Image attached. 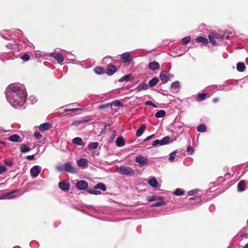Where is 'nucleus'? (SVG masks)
<instances>
[{"mask_svg":"<svg viewBox=\"0 0 248 248\" xmlns=\"http://www.w3.org/2000/svg\"><path fill=\"white\" fill-rule=\"evenodd\" d=\"M5 95L7 100L13 108L16 109L25 108V103L27 99V93L24 86L10 84L6 89Z\"/></svg>","mask_w":248,"mask_h":248,"instance_id":"nucleus-1","label":"nucleus"},{"mask_svg":"<svg viewBox=\"0 0 248 248\" xmlns=\"http://www.w3.org/2000/svg\"><path fill=\"white\" fill-rule=\"evenodd\" d=\"M208 39L209 40V42L206 38L202 37V44L205 45L211 50H212V48H210V44L213 46H217L219 45L218 41L217 40L212 34H209L208 35Z\"/></svg>","mask_w":248,"mask_h":248,"instance_id":"nucleus-2","label":"nucleus"},{"mask_svg":"<svg viewBox=\"0 0 248 248\" xmlns=\"http://www.w3.org/2000/svg\"><path fill=\"white\" fill-rule=\"evenodd\" d=\"M118 171L120 174L123 175H130L132 176H134L135 175L134 170L128 166H122L119 167L118 168Z\"/></svg>","mask_w":248,"mask_h":248,"instance_id":"nucleus-3","label":"nucleus"},{"mask_svg":"<svg viewBox=\"0 0 248 248\" xmlns=\"http://www.w3.org/2000/svg\"><path fill=\"white\" fill-rule=\"evenodd\" d=\"M6 47L10 50L18 51L22 47V46L18 42L14 41L6 45Z\"/></svg>","mask_w":248,"mask_h":248,"instance_id":"nucleus-4","label":"nucleus"},{"mask_svg":"<svg viewBox=\"0 0 248 248\" xmlns=\"http://www.w3.org/2000/svg\"><path fill=\"white\" fill-rule=\"evenodd\" d=\"M64 171L70 173L75 174L77 173V169L73 167L70 162H66L64 163Z\"/></svg>","mask_w":248,"mask_h":248,"instance_id":"nucleus-5","label":"nucleus"},{"mask_svg":"<svg viewBox=\"0 0 248 248\" xmlns=\"http://www.w3.org/2000/svg\"><path fill=\"white\" fill-rule=\"evenodd\" d=\"M41 172V167L38 165L34 166L30 170V173L32 178L37 177Z\"/></svg>","mask_w":248,"mask_h":248,"instance_id":"nucleus-6","label":"nucleus"},{"mask_svg":"<svg viewBox=\"0 0 248 248\" xmlns=\"http://www.w3.org/2000/svg\"><path fill=\"white\" fill-rule=\"evenodd\" d=\"M136 162L139 163L140 166H143L144 165H147L148 163V161L147 158H145L142 155H139L136 156L135 158Z\"/></svg>","mask_w":248,"mask_h":248,"instance_id":"nucleus-7","label":"nucleus"},{"mask_svg":"<svg viewBox=\"0 0 248 248\" xmlns=\"http://www.w3.org/2000/svg\"><path fill=\"white\" fill-rule=\"evenodd\" d=\"M76 186L78 190H84L87 188L88 184L85 180H79L77 182Z\"/></svg>","mask_w":248,"mask_h":248,"instance_id":"nucleus-8","label":"nucleus"},{"mask_svg":"<svg viewBox=\"0 0 248 248\" xmlns=\"http://www.w3.org/2000/svg\"><path fill=\"white\" fill-rule=\"evenodd\" d=\"M212 34L218 42L219 41L225 39H228L229 38V36L227 35H226L225 33H223L222 32H215L213 33Z\"/></svg>","mask_w":248,"mask_h":248,"instance_id":"nucleus-9","label":"nucleus"},{"mask_svg":"<svg viewBox=\"0 0 248 248\" xmlns=\"http://www.w3.org/2000/svg\"><path fill=\"white\" fill-rule=\"evenodd\" d=\"M49 55L53 57L59 63L62 62L64 61L63 56L60 53L52 52L49 54Z\"/></svg>","mask_w":248,"mask_h":248,"instance_id":"nucleus-10","label":"nucleus"},{"mask_svg":"<svg viewBox=\"0 0 248 248\" xmlns=\"http://www.w3.org/2000/svg\"><path fill=\"white\" fill-rule=\"evenodd\" d=\"M59 187L63 191H67L70 188V184L65 181H61L59 183Z\"/></svg>","mask_w":248,"mask_h":248,"instance_id":"nucleus-11","label":"nucleus"},{"mask_svg":"<svg viewBox=\"0 0 248 248\" xmlns=\"http://www.w3.org/2000/svg\"><path fill=\"white\" fill-rule=\"evenodd\" d=\"M117 71V68L114 65H110L108 66L106 69V74L108 76L113 75Z\"/></svg>","mask_w":248,"mask_h":248,"instance_id":"nucleus-12","label":"nucleus"},{"mask_svg":"<svg viewBox=\"0 0 248 248\" xmlns=\"http://www.w3.org/2000/svg\"><path fill=\"white\" fill-rule=\"evenodd\" d=\"M78 166L79 167L86 168L88 166V161L86 159L81 158L77 161Z\"/></svg>","mask_w":248,"mask_h":248,"instance_id":"nucleus-13","label":"nucleus"},{"mask_svg":"<svg viewBox=\"0 0 248 248\" xmlns=\"http://www.w3.org/2000/svg\"><path fill=\"white\" fill-rule=\"evenodd\" d=\"M125 144L124 139L122 136H118L116 140V145L119 147H122L124 146Z\"/></svg>","mask_w":248,"mask_h":248,"instance_id":"nucleus-14","label":"nucleus"},{"mask_svg":"<svg viewBox=\"0 0 248 248\" xmlns=\"http://www.w3.org/2000/svg\"><path fill=\"white\" fill-rule=\"evenodd\" d=\"M121 59L124 62L127 63H130L132 61V59L130 58V53L126 52L121 55Z\"/></svg>","mask_w":248,"mask_h":248,"instance_id":"nucleus-15","label":"nucleus"},{"mask_svg":"<svg viewBox=\"0 0 248 248\" xmlns=\"http://www.w3.org/2000/svg\"><path fill=\"white\" fill-rule=\"evenodd\" d=\"M168 72L166 71H163L160 73V78L163 84L166 83L168 82Z\"/></svg>","mask_w":248,"mask_h":248,"instance_id":"nucleus-16","label":"nucleus"},{"mask_svg":"<svg viewBox=\"0 0 248 248\" xmlns=\"http://www.w3.org/2000/svg\"><path fill=\"white\" fill-rule=\"evenodd\" d=\"M8 140L12 142H20L22 141V139L20 138V136L17 134H14L10 136Z\"/></svg>","mask_w":248,"mask_h":248,"instance_id":"nucleus-17","label":"nucleus"},{"mask_svg":"<svg viewBox=\"0 0 248 248\" xmlns=\"http://www.w3.org/2000/svg\"><path fill=\"white\" fill-rule=\"evenodd\" d=\"M159 63L156 62H150L148 64L149 68L152 71L159 69Z\"/></svg>","mask_w":248,"mask_h":248,"instance_id":"nucleus-18","label":"nucleus"},{"mask_svg":"<svg viewBox=\"0 0 248 248\" xmlns=\"http://www.w3.org/2000/svg\"><path fill=\"white\" fill-rule=\"evenodd\" d=\"M148 88V85L145 82H141L139 84L138 87H136V90L140 92L143 90H146Z\"/></svg>","mask_w":248,"mask_h":248,"instance_id":"nucleus-19","label":"nucleus"},{"mask_svg":"<svg viewBox=\"0 0 248 248\" xmlns=\"http://www.w3.org/2000/svg\"><path fill=\"white\" fill-rule=\"evenodd\" d=\"M50 127L51 124L49 123H45L39 126V129L41 131L43 132L49 129Z\"/></svg>","mask_w":248,"mask_h":248,"instance_id":"nucleus-20","label":"nucleus"},{"mask_svg":"<svg viewBox=\"0 0 248 248\" xmlns=\"http://www.w3.org/2000/svg\"><path fill=\"white\" fill-rule=\"evenodd\" d=\"M146 128V125L144 124H142L137 130L136 136L139 137L142 135Z\"/></svg>","mask_w":248,"mask_h":248,"instance_id":"nucleus-21","label":"nucleus"},{"mask_svg":"<svg viewBox=\"0 0 248 248\" xmlns=\"http://www.w3.org/2000/svg\"><path fill=\"white\" fill-rule=\"evenodd\" d=\"M16 191V190H14L10 191L9 192L4 193L0 196V199H7L12 198L14 196H10V195L15 193Z\"/></svg>","mask_w":248,"mask_h":248,"instance_id":"nucleus-22","label":"nucleus"},{"mask_svg":"<svg viewBox=\"0 0 248 248\" xmlns=\"http://www.w3.org/2000/svg\"><path fill=\"white\" fill-rule=\"evenodd\" d=\"M94 189H100L103 191H105L107 190L106 185L103 183H98L93 186Z\"/></svg>","mask_w":248,"mask_h":248,"instance_id":"nucleus-23","label":"nucleus"},{"mask_svg":"<svg viewBox=\"0 0 248 248\" xmlns=\"http://www.w3.org/2000/svg\"><path fill=\"white\" fill-rule=\"evenodd\" d=\"M172 140H170L169 136H165L161 140V144L162 145H165L173 142Z\"/></svg>","mask_w":248,"mask_h":248,"instance_id":"nucleus-24","label":"nucleus"},{"mask_svg":"<svg viewBox=\"0 0 248 248\" xmlns=\"http://www.w3.org/2000/svg\"><path fill=\"white\" fill-rule=\"evenodd\" d=\"M246 184L244 181H241L238 184L237 190L239 192H242L245 190Z\"/></svg>","mask_w":248,"mask_h":248,"instance_id":"nucleus-25","label":"nucleus"},{"mask_svg":"<svg viewBox=\"0 0 248 248\" xmlns=\"http://www.w3.org/2000/svg\"><path fill=\"white\" fill-rule=\"evenodd\" d=\"M158 82V79L157 77H154L149 80L148 83V86L153 87L155 86Z\"/></svg>","mask_w":248,"mask_h":248,"instance_id":"nucleus-26","label":"nucleus"},{"mask_svg":"<svg viewBox=\"0 0 248 248\" xmlns=\"http://www.w3.org/2000/svg\"><path fill=\"white\" fill-rule=\"evenodd\" d=\"M72 143L76 145L80 146L83 144V140L81 138L76 137L72 140Z\"/></svg>","mask_w":248,"mask_h":248,"instance_id":"nucleus-27","label":"nucleus"},{"mask_svg":"<svg viewBox=\"0 0 248 248\" xmlns=\"http://www.w3.org/2000/svg\"><path fill=\"white\" fill-rule=\"evenodd\" d=\"M148 184L154 188H156L158 186L157 181L155 177H153L152 179L149 180Z\"/></svg>","mask_w":248,"mask_h":248,"instance_id":"nucleus-28","label":"nucleus"},{"mask_svg":"<svg viewBox=\"0 0 248 248\" xmlns=\"http://www.w3.org/2000/svg\"><path fill=\"white\" fill-rule=\"evenodd\" d=\"M81 110V108H66L64 110V112H70L69 114L71 116H73L75 114V112L78 110Z\"/></svg>","mask_w":248,"mask_h":248,"instance_id":"nucleus-29","label":"nucleus"},{"mask_svg":"<svg viewBox=\"0 0 248 248\" xmlns=\"http://www.w3.org/2000/svg\"><path fill=\"white\" fill-rule=\"evenodd\" d=\"M31 150L27 144H21L20 146V151L23 153H26Z\"/></svg>","mask_w":248,"mask_h":248,"instance_id":"nucleus-30","label":"nucleus"},{"mask_svg":"<svg viewBox=\"0 0 248 248\" xmlns=\"http://www.w3.org/2000/svg\"><path fill=\"white\" fill-rule=\"evenodd\" d=\"M94 71L97 75H102L105 73V70L102 67H97L95 68Z\"/></svg>","mask_w":248,"mask_h":248,"instance_id":"nucleus-31","label":"nucleus"},{"mask_svg":"<svg viewBox=\"0 0 248 248\" xmlns=\"http://www.w3.org/2000/svg\"><path fill=\"white\" fill-rule=\"evenodd\" d=\"M99 143L98 142H93L90 143L88 145V149L89 150H93L97 148Z\"/></svg>","mask_w":248,"mask_h":248,"instance_id":"nucleus-32","label":"nucleus"},{"mask_svg":"<svg viewBox=\"0 0 248 248\" xmlns=\"http://www.w3.org/2000/svg\"><path fill=\"white\" fill-rule=\"evenodd\" d=\"M166 115V112L164 110H160L156 112L155 116L157 118H162Z\"/></svg>","mask_w":248,"mask_h":248,"instance_id":"nucleus-33","label":"nucleus"},{"mask_svg":"<svg viewBox=\"0 0 248 248\" xmlns=\"http://www.w3.org/2000/svg\"><path fill=\"white\" fill-rule=\"evenodd\" d=\"M245 68V65L243 62H238L236 65V69L239 72L244 71Z\"/></svg>","mask_w":248,"mask_h":248,"instance_id":"nucleus-34","label":"nucleus"},{"mask_svg":"<svg viewBox=\"0 0 248 248\" xmlns=\"http://www.w3.org/2000/svg\"><path fill=\"white\" fill-rule=\"evenodd\" d=\"M131 77V74H127V75H124V76H123L122 77H121L119 79V82H124V81L127 82L129 80Z\"/></svg>","mask_w":248,"mask_h":248,"instance_id":"nucleus-35","label":"nucleus"},{"mask_svg":"<svg viewBox=\"0 0 248 248\" xmlns=\"http://www.w3.org/2000/svg\"><path fill=\"white\" fill-rule=\"evenodd\" d=\"M177 153H178V150H176L173 151L172 152L170 153L169 154V160L170 162H173V161L174 160V157H175V155Z\"/></svg>","mask_w":248,"mask_h":248,"instance_id":"nucleus-36","label":"nucleus"},{"mask_svg":"<svg viewBox=\"0 0 248 248\" xmlns=\"http://www.w3.org/2000/svg\"><path fill=\"white\" fill-rule=\"evenodd\" d=\"M110 104H111V106L115 107H122L123 106V103L118 100L113 101Z\"/></svg>","mask_w":248,"mask_h":248,"instance_id":"nucleus-37","label":"nucleus"},{"mask_svg":"<svg viewBox=\"0 0 248 248\" xmlns=\"http://www.w3.org/2000/svg\"><path fill=\"white\" fill-rule=\"evenodd\" d=\"M166 203L165 202H157L155 203L152 204L151 205V207H157V206H161L163 205H166Z\"/></svg>","mask_w":248,"mask_h":248,"instance_id":"nucleus-38","label":"nucleus"},{"mask_svg":"<svg viewBox=\"0 0 248 248\" xmlns=\"http://www.w3.org/2000/svg\"><path fill=\"white\" fill-rule=\"evenodd\" d=\"M190 41V37L189 36H186L181 40V43L183 45H186Z\"/></svg>","mask_w":248,"mask_h":248,"instance_id":"nucleus-39","label":"nucleus"},{"mask_svg":"<svg viewBox=\"0 0 248 248\" xmlns=\"http://www.w3.org/2000/svg\"><path fill=\"white\" fill-rule=\"evenodd\" d=\"M21 41L24 44H27L31 48L32 47V49H34V46L30 42L27 38H23Z\"/></svg>","mask_w":248,"mask_h":248,"instance_id":"nucleus-40","label":"nucleus"},{"mask_svg":"<svg viewBox=\"0 0 248 248\" xmlns=\"http://www.w3.org/2000/svg\"><path fill=\"white\" fill-rule=\"evenodd\" d=\"M185 191L180 188H176L173 192V194L177 196L182 195Z\"/></svg>","mask_w":248,"mask_h":248,"instance_id":"nucleus-41","label":"nucleus"},{"mask_svg":"<svg viewBox=\"0 0 248 248\" xmlns=\"http://www.w3.org/2000/svg\"><path fill=\"white\" fill-rule=\"evenodd\" d=\"M64 164L62 165V164H59V165H57V166L56 167V170L58 171H60V172H62V171H64Z\"/></svg>","mask_w":248,"mask_h":248,"instance_id":"nucleus-42","label":"nucleus"},{"mask_svg":"<svg viewBox=\"0 0 248 248\" xmlns=\"http://www.w3.org/2000/svg\"><path fill=\"white\" fill-rule=\"evenodd\" d=\"M180 87V84L178 81H175L171 83V88L172 89H178Z\"/></svg>","mask_w":248,"mask_h":248,"instance_id":"nucleus-43","label":"nucleus"},{"mask_svg":"<svg viewBox=\"0 0 248 248\" xmlns=\"http://www.w3.org/2000/svg\"><path fill=\"white\" fill-rule=\"evenodd\" d=\"M110 107H111V104H110V103H107L106 104H103V105L99 106L98 108L99 109H104L108 108Z\"/></svg>","mask_w":248,"mask_h":248,"instance_id":"nucleus-44","label":"nucleus"},{"mask_svg":"<svg viewBox=\"0 0 248 248\" xmlns=\"http://www.w3.org/2000/svg\"><path fill=\"white\" fill-rule=\"evenodd\" d=\"M147 201L148 202H153L157 200V196L155 195L150 196L147 197Z\"/></svg>","mask_w":248,"mask_h":248,"instance_id":"nucleus-45","label":"nucleus"},{"mask_svg":"<svg viewBox=\"0 0 248 248\" xmlns=\"http://www.w3.org/2000/svg\"><path fill=\"white\" fill-rule=\"evenodd\" d=\"M4 163L8 166H11L13 164V162L11 160L4 159L3 160Z\"/></svg>","mask_w":248,"mask_h":248,"instance_id":"nucleus-46","label":"nucleus"},{"mask_svg":"<svg viewBox=\"0 0 248 248\" xmlns=\"http://www.w3.org/2000/svg\"><path fill=\"white\" fill-rule=\"evenodd\" d=\"M187 154H189V155H191L194 152V148L191 146L190 145H188L187 147Z\"/></svg>","mask_w":248,"mask_h":248,"instance_id":"nucleus-47","label":"nucleus"},{"mask_svg":"<svg viewBox=\"0 0 248 248\" xmlns=\"http://www.w3.org/2000/svg\"><path fill=\"white\" fill-rule=\"evenodd\" d=\"M15 35H16L17 36L19 35L21 36L22 35L23 32L22 31L18 30V29H15L12 31Z\"/></svg>","mask_w":248,"mask_h":248,"instance_id":"nucleus-48","label":"nucleus"},{"mask_svg":"<svg viewBox=\"0 0 248 248\" xmlns=\"http://www.w3.org/2000/svg\"><path fill=\"white\" fill-rule=\"evenodd\" d=\"M7 170V169L5 166L0 165V174L4 173Z\"/></svg>","mask_w":248,"mask_h":248,"instance_id":"nucleus-49","label":"nucleus"},{"mask_svg":"<svg viewBox=\"0 0 248 248\" xmlns=\"http://www.w3.org/2000/svg\"><path fill=\"white\" fill-rule=\"evenodd\" d=\"M200 191V190L199 189H193V190H190V191H188L187 194L188 195H194V194L198 193Z\"/></svg>","mask_w":248,"mask_h":248,"instance_id":"nucleus-50","label":"nucleus"},{"mask_svg":"<svg viewBox=\"0 0 248 248\" xmlns=\"http://www.w3.org/2000/svg\"><path fill=\"white\" fill-rule=\"evenodd\" d=\"M37 99L34 96H30L29 98V101L31 102V103L32 104H34L37 101Z\"/></svg>","mask_w":248,"mask_h":248,"instance_id":"nucleus-51","label":"nucleus"},{"mask_svg":"<svg viewBox=\"0 0 248 248\" xmlns=\"http://www.w3.org/2000/svg\"><path fill=\"white\" fill-rule=\"evenodd\" d=\"M161 140H155L152 143V145L154 146V147H156L157 146H158V145H162L161 144Z\"/></svg>","mask_w":248,"mask_h":248,"instance_id":"nucleus-52","label":"nucleus"},{"mask_svg":"<svg viewBox=\"0 0 248 248\" xmlns=\"http://www.w3.org/2000/svg\"><path fill=\"white\" fill-rule=\"evenodd\" d=\"M21 58L23 61L27 62L29 60L30 57L28 54L25 53L22 56Z\"/></svg>","mask_w":248,"mask_h":248,"instance_id":"nucleus-53","label":"nucleus"},{"mask_svg":"<svg viewBox=\"0 0 248 248\" xmlns=\"http://www.w3.org/2000/svg\"><path fill=\"white\" fill-rule=\"evenodd\" d=\"M42 134L39 132H38V131L35 132L34 137L36 139H37V140L40 139L42 137Z\"/></svg>","mask_w":248,"mask_h":248,"instance_id":"nucleus-54","label":"nucleus"},{"mask_svg":"<svg viewBox=\"0 0 248 248\" xmlns=\"http://www.w3.org/2000/svg\"><path fill=\"white\" fill-rule=\"evenodd\" d=\"M146 106H152L154 108H156V106L151 101H147L145 102Z\"/></svg>","mask_w":248,"mask_h":248,"instance_id":"nucleus-55","label":"nucleus"},{"mask_svg":"<svg viewBox=\"0 0 248 248\" xmlns=\"http://www.w3.org/2000/svg\"><path fill=\"white\" fill-rule=\"evenodd\" d=\"M26 158L30 160H33L35 159V157L33 155H29L26 156Z\"/></svg>","mask_w":248,"mask_h":248,"instance_id":"nucleus-56","label":"nucleus"},{"mask_svg":"<svg viewBox=\"0 0 248 248\" xmlns=\"http://www.w3.org/2000/svg\"><path fill=\"white\" fill-rule=\"evenodd\" d=\"M197 100L199 102L202 101V93H198Z\"/></svg>","mask_w":248,"mask_h":248,"instance_id":"nucleus-57","label":"nucleus"},{"mask_svg":"<svg viewBox=\"0 0 248 248\" xmlns=\"http://www.w3.org/2000/svg\"><path fill=\"white\" fill-rule=\"evenodd\" d=\"M80 123H81L80 120L74 121L72 122V125H78Z\"/></svg>","mask_w":248,"mask_h":248,"instance_id":"nucleus-58","label":"nucleus"},{"mask_svg":"<svg viewBox=\"0 0 248 248\" xmlns=\"http://www.w3.org/2000/svg\"><path fill=\"white\" fill-rule=\"evenodd\" d=\"M154 136V134H152V135H150V136H149L147 137H146V138L143 140V141H145H145H147V140H149L153 138V137Z\"/></svg>","mask_w":248,"mask_h":248,"instance_id":"nucleus-59","label":"nucleus"},{"mask_svg":"<svg viewBox=\"0 0 248 248\" xmlns=\"http://www.w3.org/2000/svg\"><path fill=\"white\" fill-rule=\"evenodd\" d=\"M210 94L206 93H202V100L204 99L206 97H209Z\"/></svg>","mask_w":248,"mask_h":248,"instance_id":"nucleus-60","label":"nucleus"},{"mask_svg":"<svg viewBox=\"0 0 248 248\" xmlns=\"http://www.w3.org/2000/svg\"><path fill=\"white\" fill-rule=\"evenodd\" d=\"M94 189H87V192L90 194H93L94 192Z\"/></svg>","mask_w":248,"mask_h":248,"instance_id":"nucleus-61","label":"nucleus"},{"mask_svg":"<svg viewBox=\"0 0 248 248\" xmlns=\"http://www.w3.org/2000/svg\"><path fill=\"white\" fill-rule=\"evenodd\" d=\"M195 41L198 43L202 42V36H200L196 38Z\"/></svg>","mask_w":248,"mask_h":248,"instance_id":"nucleus-62","label":"nucleus"},{"mask_svg":"<svg viewBox=\"0 0 248 248\" xmlns=\"http://www.w3.org/2000/svg\"><path fill=\"white\" fill-rule=\"evenodd\" d=\"M197 130L199 131V132H202V124H200L197 128Z\"/></svg>","mask_w":248,"mask_h":248,"instance_id":"nucleus-63","label":"nucleus"},{"mask_svg":"<svg viewBox=\"0 0 248 248\" xmlns=\"http://www.w3.org/2000/svg\"><path fill=\"white\" fill-rule=\"evenodd\" d=\"M101 194V192L100 191L96 190V189L94 190L93 195H100Z\"/></svg>","mask_w":248,"mask_h":248,"instance_id":"nucleus-64","label":"nucleus"}]
</instances>
